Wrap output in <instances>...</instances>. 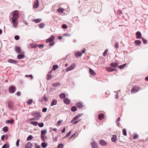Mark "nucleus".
Listing matches in <instances>:
<instances>
[{
  "instance_id": "f257e3e1",
  "label": "nucleus",
  "mask_w": 148,
  "mask_h": 148,
  "mask_svg": "<svg viewBox=\"0 0 148 148\" xmlns=\"http://www.w3.org/2000/svg\"><path fill=\"white\" fill-rule=\"evenodd\" d=\"M12 17H11L10 20L13 23V26L14 27H16L18 25V22L17 21L18 18V14L17 11H15L12 12Z\"/></svg>"
},
{
  "instance_id": "f03ea898",
  "label": "nucleus",
  "mask_w": 148,
  "mask_h": 148,
  "mask_svg": "<svg viewBox=\"0 0 148 148\" xmlns=\"http://www.w3.org/2000/svg\"><path fill=\"white\" fill-rule=\"evenodd\" d=\"M32 115L33 116H35L37 120H38L41 117L40 113L39 112H34L32 114Z\"/></svg>"
},
{
  "instance_id": "7ed1b4c3",
  "label": "nucleus",
  "mask_w": 148,
  "mask_h": 148,
  "mask_svg": "<svg viewBox=\"0 0 148 148\" xmlns=\"http://www.w3.org/2000/svg\"><path fill=\"white\" fill-rule=\"evenodd\" d=\"M139 90V88L136 86H134L132 88V89L131 90V92L132 93H134Z\"/></svg>"
},
{
  "instance_id": "20e7f679",
  "label": "nucleus",
  "mask_w": 148,
  "mask_h": 148,
  "mask_svg": "<svg viewBox=\"0 0 148 148\" xmlns=\"http://www.w3.org/2000/svg\"><path fill=\"white\" fill-rule=\"evenodd\" d=\"M75 66L76 65L75 64V63H73L71 65V66L67 68L66 69V71L68 72L73 69L75 67Z\"/></svg>"
},
{
  "instance_id": "39448f33",
  "label": "nucleus",
  "mask_w": 148,
  "mask_h": 148,
  "mask_svg": "<svg viewBox=\"0 0 148 148\" xmlns=\"http://www.w3.org/2000/svg\"><path fill=\"white\" fill-rule=\"evenodd\" d=\"M55 37L54 36H52L50 37L49 38L47 39L46 40L47 42H51L54 40Z\"/></svg>"
},
{
  "instance_id": "423d86ee",
  "label": "nucleus",
  "mask_w": 148,
  "mask_h": 148,
  "mask_svg": "<svg viewBox=\"0 0 148 148\" xmlns=\"http://www.w3.org/2000/svg\"><path fill=\"white\" fill-rule=\"evenodd\" d=\"M100 144L102 146H105L107 145L108 144L107 143L103 140H101L99 141Z\"/></svg>"
},
{
  "instance_id": "0eeeda50",
  "label": "nucleus",
  "mask_w": 148,
  "mask_h": 148,
  "mask_svg": "<svg viewBox=\"0 0 148 148\" xmlns=\"http://www.w3.org/2000/svg\"><path fill=\"white\" fill-rule=\"evenodd\" d=\"M9 90L10 93H13L15 90V88L13 86H11L9 88Z\"/></svg>"
},
{
  "instance_id": "6e6552de",
  "label": "nucleus",
  "mask_w": 148,
  "mask_h": 148,
  "mask_svg": "<svg viewBox=\"0 0 148 148\" xmlns=\"http://www.w3.org/2000/svg\"><path fill=\"white\" fill-rule=\"evenodd\" d=\"M28 48H35L36 47V45L34 43H30L28 45Z\"/></svg>"
},
{
  "instance_id": "1a4fd4ad",
  "label": "nucleus",
  "mask_w": 148,
  "mask_h": 148,
  "mask_svg": "<svg viewBox=\"0 0 148 148\" xmlns=\"http://www.w3.org/2000/svg\"><path fill=\"white\" fill-rule=\"evenodd\" d=\"M39 6V1L38 0H36L34 2L33 5V8L35 9L37 8Z\"/></svg>"
},
{
  "instance_id": "9d476101",
  "label": "nucleus",
  "mask_w": 148,
  "mask_h": 148,
  "mask_svg": "<svg viewBox=\"0 0 148 148\" xmlns=\"http://www.w3.org/2000/svg\"><path fill=\"white\" fill-rule=\"evenodd\" d=\"M92 148H98V144L94 141L92 142Z\"/></svg>"
},
{
  "instance_id": "9b49d317",
  "label": "nucleus",
  "mask_w": 148,
  "mask_h": 148,
  "mask_svg": "<svg viewBox=\"0 0 148 148\" xmlns=\"http://www.w3.org/2000/svg\"><path fill=\"white\" fill-rule=\"evenodd\" d=\"M16 52L18 53H23L21 49L19 47H16Z\"/></svg>"
},
{
  "instance_id": "f8f14e48",
  "label": "nucleus",
  "mask_w": 148,
  "mask_h": 148,
  "mask_svg": "<svg viewBox=\"0 0 148 148\" xmlns=\"http://www.w3.org/2000/svg\"><path fill=\"white\" fill-rule=\"evenodd\" d=\"M136 38L137 39H139L142 36L141 33L140 32H137L136 34Z\"/></svg>"
},
{
  "instance_id": "ddd939ff",
  "label": "nucleus",
  "mask_w": 148,
  "mask_h": 148,
  "mask_svg": "<svg viewBox=\"0 0 148 148\" xmlns=\"http://www.w3.org/2000/svg\"><path fill=\"white\" fill-rule=\"evenodd\" d=\"M32 145L29 142H28L25 146V148H31L32 147Z\"/></svg>"
},
{
  "instance_id": "4468645a",
  "label": "nucleus",
  "mask_w": 148,
  "mask_h": 148,
  "mask_svg": "<svg viewBox=\"0 0 148 148\" xmlns=\"http://www.w3.org/2000/svg\"><path fill=\"white\" fill-rule=\"evenodd\" d=\"M119 63L117 62L112 63L111 64L110 66L112 67H116L119 64Z\"/></svg>"
},
{
  "instance_id": "2eb2a0df",
  "label": "nucleus",
  "mask_w": 148,
  "mask_h": 148,
  "mask_svg": "<svg viewBox=\"0 0 148 148\" xmlns=\"http://www.w3.org/2000/svg\"><path fill=\"white\" fill-rule=\"evenodd\" d=\"M106 69L107 71L109 72H112L116 70L115 69H113L110 67H107Z\"/></svg>"
},
{
  "instance_id": "dca6fc26",
  "label": "nucleus",
  "mask_w": 148,
  "mask_h": 148,
  "mask_svg": "<svg viewBox=\"0 0 148 148\" xmlns=\"http://www.w3.org/2000/svg\"><path fill=\"white\" fill-rule=\"evenodd\" d=\"M75 55L77 57H81L82 56V53L80 52H77L75 53Z\"/></svg>"
},
{
  "instance_id": "f3484780",
  "label": "nucleus",
  "mask_w": 148,
  "mask_h": 148,
  "mask_svg": "<svg viewBox=\"0 0 148 148\" xmlns=\"http://www.w3.org/2000/svg\"><path fill=\"white\" fill-rule=\"evenodd\" d=\"M64 103L66 104H69L70 103V100L69 99L66 98L64 99Z\"/></svg>"
},
{
  "instance_id": "a211bd4d",
  "label": "nucleus",
  "mask_w": 148,
  "mask_h": 148,
  "mask_svg": "<svg viewBox=\"0 0 148 148\" xmlns=\"http://www.w3.org/2000/svg\"><path fill=\"white\" fill-rule=\"evenodd\" d=\"M76 105L78 108H81L83 107V105L82 104V103H80L79 102V103H77L76 104Z\"/></svg>"
},
{
  "instance_id": "6ab92c4d",
  "label": "nucleus",
  "mask_w": 148,
  "mask_h": 148,
  "mask_svg": "<svg viewBox=\"0 0 148 148\" xmlns=\"http://www.w3.org/2000/svg\"><path fill=\"white\" fill-rule=\"evenodd\" d=\"M57 101L55 99H53L51 104V106H53L54 105H56L57 104Z\"/></svg>"
},
{
  "instance_id": "aec40b11",
  "label": "nucleus",
  "mask_w": 148,
  "mask_h": 148,
  "mask_svg": "<svg viewBox=\"0 0 148 148\" xmlns=\"http://www.w3.org/2000/svg\"><path fill=\"white\" fill-rule=\"evenodd\" d=\"M47 80H50L52 78V76H51V72H49L47 74Z\"/></svg>"
},
{
  "instance_id": "412c9836",
  "label": "nucleus",
  "mask_w": 148,
  "mask_h": 148,
  "mask_svg": "<svg viewBox=\"0 0 148 148\" xmlns=\"http://www.w3.org/2000/svg\"><path fill=\"white\" fill-rule=\"evenodd\" d=\"M25 55L23 54H21L18 55L17 57L18 59H22L25 57Z\"/></svg>"
},
{
  "instance_id": "4be33fe9",
  "label": "nucleus",
  "mask_w": 148,
  "mask_h": 148,
  "mask_svg": "<svg viewBox=\"0 0 148 148\" xmlns=\"http://www.w3.org/2000/svg\"><path fill=\"white\" fill-rule=\"evenodd\" d=\"M89 72L90 74L92 75H95L96 74L94 71L93 70H92L91 68L89 69Z\"/></svg>"
},
{
  "instance_id": "5701e85b",
  "label": "nucleus",
  "mask_w": 148,
  "mask_h": 148,
  "mask_svg": "<svg viewBox=\"0 0 148 148\" xmlns=\"http://www.w3.org/2000/svg\"><path fill=\"white\" fill-rule=\"evenodd\" d=\"M47 132V130H42L41 131V133L42 134L41 137H42L43 136V135L45 134Z\"/></svg>"
},
{
  "instance_id": "b1692460",
  "label": "nucleus",
  "mask_w": 148,
  "mask_h": 148,
  "mask_svg": "<svg viewBox=\"0 0 148 148\" xmlns=\"http://www.w3.org/2000/svg\"><path fill=\"white\" fill-rule=\"evenodd\" d=\"M41 21V19L40 18L34 19L33 20V21L36 23H39Z\"/></svg>"
},
{
  "instance_id": "393cba45",
  "label": "nucleus",
  "mask_w": 148,
  "mask_h": 148,
  "mask_svg": "<svg viewBox=\"0 0 148 148\" xmlns=\"http://www.w3.org/2000/svg\"><path fill=\"white\" fill-rule=\"evenodd\" d=\"M104 115L103 114H101L99 115L98 116L99 119L100 120H101L104 117Z\"/></svg>"
},
{
  "instance_id": "a878e982",
  "label": "nucleus",
  "mask_w": 148,
  "mask_h": 148,
  "mask_svg": "<svg viewBox=\"0 0 148 148\" xmlns=\"http://www.w3.org/2000/svg\"><path fill=\"white\" fill-rule=\"evenodd\" d=\"M66 95L65 93H62L60 95V98L62 99H64L66 97Z\"/></svg>"
},
{
  "instance_id": "bb28decb",
  "label": "nucleus",
  "mask_w": 148,
  "mask_h": 148,
  "mask_svg": "<svg viewBox=\"0 0 148 148\" xmlns=\"http://www.w3.org/2000/svg\"><path fill=\"white\" fill-rule=\"evenodd\" d=\"M52 85L54 87H56L58 86H60V83L57 82L56 83H53L52 84Z\"/></svg>"
},
{
  "instance_id": "cd10ccee",
  "label": "nucleus",
  "mask_w": 148,
  "mask_h": 148,
  "mask_svg": "<svg viewBox=\"0 0 148 148\" xmlns=\"http://www.w3.org/2000/svg\"><path fill=\"white\" fill-rule=\"evenodd\" d=\"M47 145V144L45 142H43L41 143V146L42 147L44 148L46 147Z\"/></svg>"
},
{
  "instance_id": "c85d7f7f",
  "label": "nucleus",
  "mask_w": 148,
  "mask_h": 148,
  "mask_svg": "<svg viewBox=\"0 0 148 148\" xmlns=\"http://www.w3.org/2000/svg\"><path fill=\"white\" fill-rule=\"evenodd\" d=\"M8 62L10 63H14L16 62V61L14 60L10 59L8 60Z\"/></svg>"
},
{
  "instance_id": "c756f323",
  "label": "nucleus",
  "mask_w": 148,
  "mask_h": 148,
  "mask_svg": "<svg viewBox=\"0 0 148 148\" xmlns=\"http://www.w3.org/2000/svg\"><path fill=\"white\" fill-rule=\"evenodd\" d=\"M116 140V136L115 135H114L112 137V141L113 142H115Z\"/></svg>"
},
{
  "instance_id": "7c9ffc66",
  "label": "nucleus",
  "mask_w": 148,
  "mask_h": 148,
  "mask_svg": "<svg viewBox=\"0 0 148 148\" xmlns=\"http://www.w3.org/2000/svg\"><path fill=\"white\" fill-rule=\"evenodd\" d=\"M127 64L126 63L124 64L119 66V68L120 69H122L125 67Z\"/></svg>"
},
{
  "instance_id": "2f4dec72",
  "label": "nucleus",
  "mask_w": 148,
  "mask_h": 148,
  "mask_svg": "<svg viewBox=\"0 0 148 148\" xmlns=\"http://www.w3.org/2000/svg\"><path fill=\"white\" fill-rule=\"evenodd\" d=\"M30 123L31 124H32L34 126H36L38 124V122H37L35 121H32L30 122Z\"/></svg>"
},
{
  "instance_id": "473e14b6",
  "label": "nucleus",
  "mask_w": 148,
  "mask_h": 148,
  "mask_svg": "<svg viewBox=\"0 0 148 148\" xmlns=\"http://www.w3.org/2000/svg\"><path fill=\"white\" fill-rule=\"evenodd\" d=\"M3 130L4 132H6L8 131V127L5 126L3 128Z\"/></svg>"
},
{
  "instance_id": "72a5a7b5",
  "label": "nucleus",
  "mask_w": 148,
  "mask_h": 148,
  "mask_svg": "<svg viewBox=\"0 0 148 148\" xmlns=\"http://www.w3.org/2000/svg\"><path fill=\"white\" fill-rule=\"evenodd\" d=\"M77 110V108L75 106H73L71 108V110L73 112H75Z\"/></svg>"
},
{
  "instance_id": "f704fd0d",
  "label": "nucleus",
  "mask_w": 148,
  "mask_h": 148,
  "mask_svg": "<svg viewBox=\"0 0 148 148\" xmlns=\"http://www.w3.org/2000/svg\"><path fill=\"white\" fill-rule=\"evenodd\" d=\"M58 11L59 12L63 13L64 11V9L62 8H60L58 9Z\"/></svg>"
},
{
  "instance_id": "c9c22d12",
  "label": "nucleus",
  "mask_w": 148,
  "mask_h": 148,
  "mask_svg": "<svg viewBox=\"0 0 148 148\" xmlns=\"http://www.w3.org/2000/svg\"><path fill=\"white\" fill-rule=\"evenodd\" d=\"M58 68V66L57 65H53V69L54 71H55Z\"/></svg>"
},
{
  "instance_id": "e433bc0d",
  "label": "nucleus",
  "mask_w": 148,
  "mask_h": 148,
  "mask_svg": "<svg viewBox=\"0 0 148 148\" xmlns=\"http://www.w3.org/2000/svg\"><path fill=\"white\" fill-rule=\"evenodd\" d=\"M33 137L32 135H30L27 138V140L29 141L33 139Z\"/></svg>"
},
{
  "instance_id": "4c0bfd02",
  "label": "nucleus",
  "mask_w": 148,
  "mask_h": 148,
  "mask_svg": "<svg viewBox=\"0 0 148 148\" xmlns=\"http://www.w3.org/2000/svg\"><path fill=\"white\" fill-rule=\"evenodd\" d=\"M135 43H136L137 45H140L141 43V42L139 40H136L135 41Z\"/></svg>"
},
{
  "instance_id": "58836bf2",
  "label": "nucleus",
  "mask_w": 148,
  "mask_h": 148,
  "mask_svg": "<svg viewBox=\"0 0 148 148\" xmlns=\"http://www.w3.org/2000/svg\"><path fill=\"white\" fill-rule=\"evenodd\" d=\"M63 146L64 145L63 144L60 143L58 145L57 148H62Z\"/></svg>"
},
{
  "instance_id": "ea45409f",
  "label": "nucleus",
  "mask_w": 148,
  "mask_h": 148,
  "mask_svg": "<svg viewBox=\"0 0 148 148\" xmlns=\"http://www.w3.org/2000/svg\"><path fill=\"white\" fill-rule=\"evenodd\" d=\"M45 25L43 23H41L39 25V27L40 28H42L44 27Z\"/></svg>"
},
{
  "instance_id": "a19ab883",
  "label": "nucleus",
  "mask_w": 148,
  "mask_h": 148,
  "mask_svg": "<svg viewBox=\"0 0 148 148\" xmlns=\"http://www.w3.org/2000/svg\"><path fill=\"white\" fill-rule=\"evenodd\" d=\"M108 52V50L107 49L106 50L104 51V52L103 53V56L104 57L105 56H106V55Z\"/></svg>"
},
{
  "instance_id": "79ce46f5",
  "label": "nucleus",
  "mask_w": 148,
  "mask_h": 148,
  "mask_svg": "<svg viewBox=\"0 0 148 148\" xmlns=\"http://www.w3.org/2000/svg\"><path fill=\"white\" fill-rule=\"evenodd\" d=\"M9 146L8 145L6 144H5L2 146V148H9Z\"/></svg>"
},
{
  "instance_id": "37998d69",
  "label": "nucleus",
  "mask_w": 148,
  "mask_h": 148,
  "mask_svg": "<svg viewBox=\"0 0 148 148\" xmlns=\"http://www.w3.org/2000/svg\"><path fill=\"white\" fill-rule=\"evenodd\" d=\"M33 100L32 99H30L27 101V103L29 105H31L32 103Z\"/></svg>"
},
{
  "instance_id": "c03bdc74",
  "label": "nucleus",
  "mask_w": 148,
  "mask_h": 148,
  "mask_svg": "<svg viewBox=\"0 0 148 148\" xmlns=\"http://www.w3.org/2000/svg\"><path fill=\"white\" fill-rule=\"evenodd\" d=\"M123 134L124 136H126L127 135V132L126 130L125 129H123Z\"/></svg>"
},
{
  "instance_id": "a18cd8bd",
  "label": "nucleus",
  "mask_w": 148,
  "mask_h": 148,
  "mask_svg": "<svg viewBox=\"0 0 148 148\" xmlns=\"http://www.w3.org/2000/svg\"><path fill=\"white\" fill-rule=\"evenodd\" d=\"M38 125L39 126V127H42L44 126V124L43 123H38Z\"/></svg>"
},
{
  "instance_id": "49530a36",
  "label": "nucleus",
  "mask_w": 148,
  "mask_h": 148,
  "mask_svg": "<svg viewBox=\"0 0 148 148\" xmlns=\"http://www.w3.org/2000/svg\"><path fill=\"white\" fill-rule=\"evenodd\" d=\"M25 77H30L32 79L33 78V76L32 75H26Z\"/></svg>"
},
{
  "instance_id": "de8ad7c7",
  "label": "nucleus",
  "mask_w": 148,
  "mask_h": 148,
  "mask_svg": "<svg viewBox=\"0 0 148 148\" xmlns=\"http://www.w3.org/2000/svg\"><path fill=\"white\" fill-rule=\"evenodd\" d=\"M34 145L35 148H41L40 146L38 145L37 143L35 144Z\"/></svg>"
},
{
  "instance_id": "09e8293b",
  "label": "nucleus",
  "mask_w": 148,
  "mask_h": 148,
  "mask_svg": "<svg viewBox=\"0 0 148 148\" xmlns=\"http://www.w3.org/2000/svg\"><path fill=\"white\" fill-rule=\"evenodd\" d=\"M62 28L64 29L66 28H67V26L65 24H63L62 25Z\"/></svg>"
},
{
  "instance_id": "8fccbe9b",
  "label": "nucleus",
  "mask_w": 148,
  "mask_h": 148,
  "mask_svg": "<svg viewBox=\"0 0 148 148\" xmlns=\"http://www.w3.org/2000/svg\"><path fill=\"white\" fill-rule=\"evenodd\" d=\"M47 109L46 108H43L42 109V111L43 112H45L47 111Z\"/></svg>"
},
{
  "instance_id": "3c124183",
  "label": "nucleus",
  "mask_w": 148,
  "mask_h": 148,
  "mask_svg": "<svg viewBox=\"0 0 148 148\" xmlns=\"http://www.w3.org/2000/svg\"><path fill=\"white\" fill-rule=\"evenodd\" d=\"M20 141V140L19 139H18L16 141V146H18L19 143Z\"/></svg>"
},
{
  "instance_id": "603ef678",
  "label": "nucleus",
  "mask_w": 148,
  "mask_h": 148,
  "mask_svg": "<svg viewBox=\"0 0 148 148\" xmlns=\"http://www.w3.org/2000/svg\"><path fill=\"white\" fill-rule=\"evenodd\" d=\"M14 38L16 40H18L19 39V37L18 36L16 35L14 36Z\"/></svg>"
},
{
  "instance_id": "864d4df0",
  "label": "nucleus",
  "mask_w": 148,
  "mask_h": 148,
  "mask_svg": "<svg viewBox=\"0 0 148 148\" xmlns=\"http://www.w3.org/2000/svg\"><path fill=\"white\" fill-rule=\"evenodd\" d=\"M63 121L62 120H59L57 123L58 125H59Z\"/></svg>"
},
{
  "instance_id": "5fc2aeb1",
  "label": "nucleus",
  "mask_w": 148,
  "mask_h": 148,
  "mask_svg": "<svg viewBox=\"0 0 148 148\" xmlns=\"http://www.w3.org/2000/svg\"><path fill=\"white\" fill-rule=\"evenodd\" d=\"M119 43H116L115 45V47L116 49H117L119 47Z\"/></svg>"
},
{
  "instance_id": "6e6d98bb",
  "label": "nucleus",
  "mask_w": 148,
  "mask_h": 148,
  "mask_svg": "<svg viewBox=\"0 0 148 148\" xmlns=\"http://www.w3.org/2000/svg\"><path fill=\"white\" fill-rule=\"evenodd\" d=\"M141 38L142 39L143 41V43L145 44H146L147 42L146 40L143 38Z\"/></svg>"
},
{
  "instance_id": "4d7b16f0",
  "label": "nucleus",
  "mask_w": 148,
  "mask_h": 148,
  "mask_svg": "<svg viewBox=\"0 0 148 148\" xmlns=\"http://www.w3.org/2000/svg\"><path fill=\"white\" fill-rule=\"evenodd\" d=\"M43 99L45 101H47V97H46L45 95H44Z\"/></svg>"
},
{
  "instance_id": "13d9d810",
  "label": "nucleus",
  "mask_w": 148,
  "mask_h": 148,
  "mask_svg": "<svg viewBox=\"0 0 148 148\" xmlns=\"http://www.w3.org/2000/svg\"><path fill=\"white\" fill-rule=\"evenodd\" d=\"M138 137V135H134L133 137L134 139H135L137 138Z\"/></svg>"
},
{
  "instance_id": "bf43d9fd",
  "label": "nucleus",
  "mask_w": 148,
  "mask_h": 148,
  "mask_svg": "<svg viewBox=\"0 0 148 148\" xmlns=\"http://www.w3.org/2000/svg\"><path fill=\"white\" fill-rule=\"evenodd\" d=\"M8 106L10 108L12 107V103L10 102H9L8 103Z\"/></svg>"
},
{
  "instance_id": "052dcab7",
  "label": "nucleus",
  "mask_w": 148,
  "mask_h": 148,
  "mask_svg": "<svg viewBox=\"0 0 148 148\" xmlns=\"http://www.w3.org/2000/svg\"><path fill=\"white\" fill-rule=\"evenodd\" d=\"M37 120L36 119V118L35 117L34 118H32V119H30V121H33V120Z\"/></svg>"
},
{
  "instance_id": "680f3d73",
  "label": "nucleus",
  "mask_w": 148,
  "mask_h": 148,
  "mask_svg": "<svg viewBox=\"0 0 148 148\" xmlns=\"http://www.w3.org/2000/svg\"><path fill=\"white\" fill-rule=\"evenodd\" d=\"M38 46L39 47H43L44 46V45L43 44L39 45H38Z\"/></svg>"
},
{
  "instance_id": "e2e57ef3",
  "label": "nucleus",
  "mask_w": 148,
  "mask_h": 148,
  "mask_svg": "<svg viewBox=\"0 0 148 148\" xmlns=\"http://www.w3.org/2000/svg\"><path fill=\"white\" fill-rule=\"evenodd\" d=\"M70 35L69 34H68L67 33H66L64 34V36H70Z\"/></svg>"
},
{
  "instance_id": "0e129e2a",
  "label": "nucleus",
  "mask_w": 148,
  "mask_h": 148,
  "mask_svg": "<svg viewBox=\"0 0 148 148\" xmlns=\"http://www.w3.org/2000/svg\"><path fill=\"white\" fill-rule=\"evenodd\" d=\"M78 119L77 116H75L73 118V121H75L77 119Z\"/></svg>"
},
{
  "instance_id": "69168bd1",
  "label": "nucleus",
  "mask_w": 148,
  "mask_h": 148,
  "mask_svg": "<svg viewBox=\"0 0 148 148\" xmlns=\"http://www.w3.org/2000/svg\"><path fill=\"white\" fill-rule=\"evenodd\" d=\"M4 137H5L4 135H3V136H2L1 137V139L3 141L4 140Z\"/></svg>"
},
{
  "instance_id": "338daca9",
  "label": "nucleus",
  "mask_w": 148,
  "mask_h": 148,
  "mask_svg": "<svg viewBox=\"0 0 148 148\" xmlns=\"http://www.w3.org/2000/svg\"><path fill=\"white\" fill-rule=\"evenodd\" d=\"M14 122V120H12L10 121V123L11 124H12Z\"/></svg>"
},
{
  "instance_id": "774afa93",
  "label": "nucleus",
  "mask_w": 148,
  "mask_h": 148,
  "mask_svg": "<svg viewBox=\"0 0 148 148\" xmlns=\"http://www.w3.org/2000/svg\"><path fill=\"white\" fill-rule=\"evenodd\" d=\"M54 45V43L53 42H52V43H50L49 44V46H52L53 45Z\"/></svg>"
}]
</instances>
